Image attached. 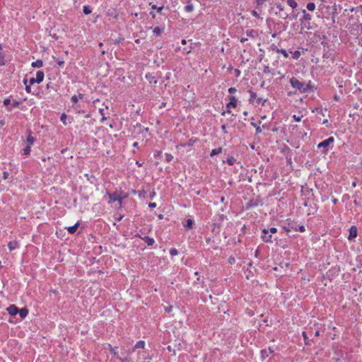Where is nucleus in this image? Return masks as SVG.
I'll list each match as a JSON object with an SVG mask.
<instances>
[{
    "instance_id": "1",
    "label": "nucleus",
    "mask_w": 362,
    "mask_h": 362,
    "mask_svg": "<svg viewBox=\"0 0 362 362\" xmlns=\"http://www.w3.org/2000/svg\"><path fill=\"white\" fill-rule=\"evenodd\" d=\"M334 142V138L332 137V136H330L329 137L328 139L322 141V142L319 143L317 144V148H322L323 150H322V153H327L328 151H329V148L328 147L330 146V145H332Z\"/></svg>"
},
{
    "instance_id": "2",
    "label": "nucleus",
    "mask_w": 362,
    "mask_h": 362,
    "mask_svg": "<svg viewBox=\"0 0 362 362\" xmlns=\"http://www.w3.org/2000/svg\"><path fill=\"white\" fill-rule=\"evenodd\" d=\"M249 93H250L249 102L251 104H253L256 106L259 105L260 104H262V105L264 104V101H263L262 98L257 97V95L255 92H254L252 90H249Z\"/></svg>"
},
{
    "instance_id": "3",
    "label": "nucleus",
    "mask_w": 362,
    "mask_h": 362,
    "mask_svg": "<svg viewBox=\"0 0 362 362\" xmlns=\"http://www.w3.org/2000/svg\"><path fill=\"white\" fill-rule=\"evenodd\" d=\"M261 238L262 240L265 243H273L274 240H276V238H273V235L271 233H269V230H267L266 228H264L262 230V235Z\"/></svg>"
},
{
    "instance_id": "4",
    "label": "nucleus",
    "mask_w": 362,
    "mask_h": 362,
    "mask_svg": "<svg viewBox=\"0 0 362 362\" xmlns=\"http://www.w3.org/2000/svg\"><path fill=\"white\" fill-rule=\"evenodd\" d=\"M107 195L110 202H118L120 206L122 205V199L126 197V196H121V194L117 192L107 193Z\"/></svg>"
},
{
    "instance_id": "5",
    "label": "nucleus",
    "mask_w": 362,
    "mask_h": 362,
    "mask_svg": "<svg viewBox=\"0 0 362 362\" xmlns=\"http://www.w3.org/2000/svg\"><path fill=\"white\" fill-rule=\"evenodd\" d=\"M286 226H284V229L287 232L289 233L292 230L297 231V223L290 218H288L286 220Z\"/></svg>"
},
{
    "instance_id": "6",
    "label": "nucleus",
    "mask_w": 362,
    "mask_h": 362,
    "mask_svg": "<svg viewBox=\"0 0 362 362\" xmlns=\"http://www.w3.org/2000/svg\"><path fill=\"white\" fill-rule=\"evenodd\" d=\"M229 100H230L229 103L226 105V108H227L226 112L228 113H230L231 112L230 109L236 107L237 104H238V100L235 96H233V95L229 96Z\"/></svg>"
},
{
    "instance_id": "7",
    "label": "nucleus",
    "mask_w": 362,
    "mask_h": 362,
    "mask_svg": "<svg viewBox=\"0 0 362 362\" xmlns=\"http://www.w3.org/2000/svg\"><path fill=\"white\" fill-rule=\"evenodd\" d=\"M290 83H291V86L294 88H296L298 90H301L303 88V83H301L299 80H298L295 77H292L290 79Z\"/></svg>"
},
{
    "instance_id": "8",
    "label": "nucleus",
    "mask_w": 362,
    "mask_h": 362,
    "mask_svg": "<svg viewBox=\"0 0 362 362\" xmlns=\"http://www.w3.org/2000/svg\"><path fill=\"white\" fill-rule=\"evenodd\" d=\"M276 8L279 9L278 11L276 12V14L282 19H286L288 18V14L284 11V7L281 4H278L276 6Z\"/></svg>"
},
{
    "instance_id": "9",
    "label": "nucleus",
    "mask_w": 362,
    "mask_h": 362,
    "mask_svg": "<svg viewBox=\"0 0 362 362\" xmlns=\"http://www.w3.org/2000/svg\"><path fill=\"white\" fill-rule=\"evenodd\" d=\"M71 101L73 103L72 107L76 111V112L81 113V111L78 110L80 107V105L78 103V100L77 99L76 95H74L71 96Z\"/></svg>"
},
{
    "instance_id": "10",
    "label": "nucleus",
    "mask_w": 362,
    "mask_h": 362,
    "mask_svg": "<svg viewBox=\"0 0 362 362\" xmlns=\"http://www.w3.org/2000/svg\"><path fill=\"white\" fill-rule=\"evenodd\" d=\"M27 132L28 136L25 143L28 146H32L35 141V138L33 136L32 132L30 130H28Z\"/></svg>"
},
{
    "instance_id": "11",
    "label": "nucleus",
    "mask_w": 362,
    "mask_h": 362,
    "mask_svg": "<svg viewBox=\"0 0 362 362\" xmlns=\"http://www.w3.org/2000/svg\"><path fill=\"white\" fill-rule=\"evenodd\" d=\"M6 310L11 316H14L18 313V308L16 305H11Z\"/></svg>"
},
{
    "instance_id": "12",
    "label": "nucleus",
    "mask_w": 362,
    "mask_h": 362,
    "mask_svg": "<svg viewBox=\"0 0 362 362\" xmlns=\"http://www.w3.org/2000/svg\"><path fill=\"white\" fill-rule=\"evenodd\" d=\"M18 247H19V243L17 240L10 241L8 243V247L10 252L18 248Z\"/></svg>"
},
{
    "instance_id": "13",
    "label": "nucleus",
    "mask_w": 362,
    "mask_h": 362,
    "mask_svg": "<svg viewBox=\"0 0 362 362\" xmlns=\"http://www.w3.org/2000/svg\"><path fill=\"white\" fill-rule=\"evenodd\" d=\"M107 15L117 19L119 14L115 8H111L107 11Z\"/></svg>"
},
{
    "instance_id": "14",
    "label": "nucleus",
    "mask_w": 362,
    "mask_h": 362,
    "mask_svg": "<svg viewBox=\"0 0 362 362\" xmlns=\"http://www.w3.org/2000/svg\"><path fill=\"white\" fill-rule=\"evenodd\" d=\"M44 72L42 71H37L36 73L35 81L37 83H41L44 79Z\"/></svg>"
},
{
    "instance_id": "15",
    "label": "nucleus",
    "mask_w": 362,
    "mask_h": 362,
    "mask_svg": "<svg viewBox=\"0 0 362 362\" xmlns=\"http://www.w3.org/2000/svg\"><path fill=\"white\" fill-rule=\"evenodd\" d=\"M163 30H164L163 28H160V27L157 26V27H155L154 28H153V33L154 35L158 37V36H160L163 33Z\"/></svg>"
},
{
    "instance_id": "16",
    "label": "nucleus",
    "mask_w": 362,
    "mask_h": 362,
    "mask_svg": "<svg viewBox=\"0 0 362 362\" xmlns=\"http://www.w3.org/2000/svg\"><path fill=\"white\" fill-rule=\"evenodd\" d=\"M108 346H109V351L111 353V354H112L114 356L119 358V357L118 356L117 347H116V346L112 347L110 344H108Z\"/></svg>"
},
{
    "instance_id": "17",
    "label": "nucleus",
    "mask_w": 362,
    "mask_h": 362,
    "mask_svg": "<svg viewBox=\"0 0 362 362\" xmlns=\"http://www.w3.org/2000/svg\"><path fill=\"white\" fill-rule=\"evenodd\" d=\"M20 315V317L23 319L25 318L28 314V310L26 308H23L21 310H18V313Z\"/></svg>"
},
{
    "instance_id": "18",
    "label": "nucleus",
    "mask_w": 362,
    "mask_h": 362,
    "mask_svg": "<svg viewBox=\"0 0 362 362\" xmlns=\"http://www.w3.org/2000/svg\"><path fill=\"white\" fill-rule=\"evenodd\" d=\"M357 235V228L355 226H351L349 230V237L351 238H355Z\"/></svg>"
},
{
    "instance_id": "19",
    "label": "nucleus",
    "mask_w": 362,
    "mask_h": 362,
    "mask_svg": "<svg viewBox=\"0 0 362 362\" xmlns=\"http://www.w3.org/2000/svg\"><path fill=\"white\" fill-rule=\"evenodd\" d=\"M144 347H145V341H142V340L138 341L136 343V344L133 349V351L137 349H144Z\"/></svg>"
},
{
    "instance_id": "20",
    "label": "nucleus",
    "mask_w": 362,
    "mask_h": 362,
    "mask_svg": "<svg viewBox=\"0 0 362 362\" xmlns=\"http://www.w3.org/2000/svg\"><path fill=\"white\" fill-rule=\"evenodd\" d=\"M78 226H79V223H76L75 225H74L72 226H70V227H68L67 228V231L70 234H74L76 231Z\"/></svg>"
},
{
    "instance_id": "21",
    "label": "nucleus",
    "mask_w": 362,
    "mask_h": 362,
    "mask_svg": "<svg viewBox=\"0 0 362 362\" xmlns=\"http://www.w3.org/2000/svg\"><path fill=\"white\" fill-rule=\"evenodd\" d=\"M142 240H144L148 246L153 245L155 243L154 239L149 236H145L144 238H142Z\"/></svg>"
},
{
    "instance_id": "22",
    "label": "nucleus",
    "mask_w": 362,
    "mask_h": 362,
    "mask_svg": "<svg viewBox=\"0 0 362 362\" xmlns=\"http://www.w3.org/2000/svg\"><path fill=\"white\" fill-rule=\"evenodd\" d=\"M31 66L34 68H40L43 66V62L41 59H38L32 62Z\"/></svg>"
},
{
    "instance_id": "23",
    "label": "nucleus",
    "mask_w": 362,
    "mask_h": 362,
    "mask_svg": "<svg viewBox=\"0 0 362 362\" xmlns=\"http://www.w3.org/2000/svg\"><path fill=\"white\" fill-rule=\"evenodd\" d=\"M303 20H304L305 21H307L308 23H310V21H311L312 19V17H311V15L309 14V13H307L305 10H303Z\"/></svg>"
},
{
    "instance_id": "24",
    "label": "nucleus",
    "mask_w": 362,
    "mask_h": 362,
    "mask_svg": "<svg viewBox=\"0 0 362 362\" xmlns=\"http://www.w3.org/2000/svg\"><path fill=\"white\" fill-rule=\"evenodd\" d=\"M223 148L221 147H219L218 148H214L211 151L210 156L213 157L216 155H218L222 152Z\"/></svg>"
},
{
    "instance_id": "25",
    "label": "nucleus",
    "mask_w": 362,
    "mask_h": 362,
    "mask_svg": "<svg viewBox=\"0 0 362 362\" xmlns=\"http://www.w3.org/2000/svg\"><path fill=\"white\" fill-rule=\"evenodd\" d=\"M194 10V6L192 5V3H188L185 6V11L186 12H192V11Z\"/></svg>"
},
{
    "instance_id": "26",
    "label": "nucleus",
    "mask_w": 362,
    "mask_h": 362,
    "mask_svg": "<svg viewBox=\"0 0 362 362\" xmlns=\"http://www.w3.org/2000/svg\"><path fill=\"white\" fill-rule=\"evenodd\" d=\"M287 4L292 8H296L298 6V4L296 1V0H287Z\"/></svg>"
},
{
    "instance_id": "27",
    "label": "nucleus",
    "mask_w": 362,
    "mask_h": 362,
    "mask_svg": "<svg viewBox=\"0 0 362 362\" xmlns=\"http://www.w3.org/2000/svg\"><path fill=\"white\" fill-rule=\"evenodd\" d=\"M306 8L310 11H313L315 9V4L313 2H309L307 4Z\"/></svg>"
},
{
    "instance_id": "28",
    "label": "nucleus",
    "mask_w": 362,
    "mask_h": 362,
    "mask_svg": "<svg viewBox=\"0 0 362 362\" xmlns=\"http://www.w3.org/2000/svg\"><path fill=\"white\" fill-rule=\"evenodd\" d=\"M31 151V146L26 145V146L23 148V154L25 156L30 155Z\"/></svg>"
},
{
    "instance_id": "29",
    "label": "nucleus",
    "mask_w": 362,
    "mask_h": 362,
    "mask_svg": "<svg viewBox=\"0 0 362 362\" xmlns=\"http://www.w3.org/2000/svg\"><path fill=\"white\" fill-rule=\"evenodd\" d=\"M193 226V221L192 219H187L186 221V223L185 224V228H192Z\"/></svg>"
},
{
    "instance_id": "30",
    "label": "nucleus",
    "mask_w": 362,
    "mask_h": 362,
    "mask_svg": "<svg viewBox=\"0 0 362 362\" xmlns=\"http://www.w3.org/2000/svg\"><path fill=\"white\" fill-rule=\"evenodd\" d=\"M83 11L84 14H86V15H88V14L91 13V12H92V11L90 8V7L88 6H86V5L83 6Z\"/></svg>"
},
{
    "instance_id": "31",
    "label": "nucleus",
    "mask_w": 362,
    "mask_h": 362,
    "mask_svg": "<svg viewBox=\"0 0 362 362\" xmlns=\"http://www.w3.org/2000/svg\"><path fill=\"white\" fill-rule=\"evenodd\" d=\"M276 52L278 53H281L283 54V56L285 57V58H287L288 57V54L286 52V50L284 49H279L277 48L276 49Z\"/></svg>"
},
{
    "instance_id": "32",
    "label": "nucleus",
    "mask_w": 362,
    "mask_h": 362,
    "mask_svg": "<svg viewBox=\"0 0 362 362\" xmlns=\"http://www.w3.org/2000/svg\"><path fill=\"white\" fill-rule=\"evenodd\" d=\"M235 162H236V159L233 156L228 157L227 158V163L230 165H233Z\"/></svg>"
},
{
    "instance_id": "33",
    "label": "nucleus",
    "mask_w": 362,
    "mask_h": 362,
    "mask_svg": "<svg viewBox=\"0 0 362 362\" xmlns=\"http://www.w3.org/2000/svg\"><path fill=\"white\" fill-rule=\"evenodd\" d=\"M23 83L25 85V90L27 93H30L31 92V85L27 84V80L24 79Z\"/></svg>"
},
{
    "instance_id": "34",
    "label": "nucleus",
    "mask_w": 362,
    "mask_h": 362,
    "mask_svg": "<svg viewBox=\"0 0 362 362\" xmlns=\"http://www.w3.org/2000/svg\"><path fill=\"white\" fill-rule=\"evenodd\" d=\"M300 52L298 50H296L294 52H293L292 57L294 59H298L300 57Z\"/></svg>"
},
{
    "instance_id": "35",
    "label": "nucleus",
    "mask_w": 362,
    "mask_h": 362,
    "mask_svg": "<svg viewBox=\"0 0 362 362\" xmlns=\"http://www.w3.org/2000/svg\"><path fill=\"white\" fill-rule=\"evenodd\" d=\"M66 118L67 115L65 113H62L60 117V120L64 125H66Z\"/></svg>"
},
{
    "instance_id": "36",
    "label": "nucleus",
    "mask_w": 362,
    "mask_h": 362,
    "mask_svg": "<svg viewBox=\"0 0 362 362\" xmlns=\"http://www.w3.org/2000/svg\"><path fill=\"white\" fill-rule=\"evenodd\" d=\"M302 335H303L304 341H305V344L309 345V339H308L307 333L305 332H303Z\"/></svg>"
},
{
    "instance_id": "37",
    "label": "nucleus",
    "mask_w": 362,
    "mask_h": 362,
    "mask_svg": "<svg viewBox=\"0 0 362 362\" xmlns=\"http://www.w3.org/2000/svg\"><path fill=\"white\" fill-rule=\"evenodd\" d=\"M197 141V139L192 138L191 139L189 140L188 143L186 145L189 147H192Z\"/></svg>"
},
{
    "instance_id": "38",
    "label": "nucleus",
    "mask_w": 362,
    "mask_h": 362,
    "mask_svg": "<svg viewBox=\"0 0 362 362\" xmlns=\"http://www.w3.org/2000/svg\"><path fill=\"white\" fill-rule=\"evenodd\" d=\"M247 35L248 36L254 37L257 35V31L254 30H251L247 31Z\"/></svg>"
},
{
    "instance_id": "39",
    "label": "nucleus",
    "mask_w": 362,
    "mask_h": 362,
    "mask_svg": "<svg viewBox=\"0 0 362 362\" xmlns=\"http://www.w3.org/2000/svg\"><path fill=\"white\" fill-rule=\"evenodd\" d=\"M107 108H108V107L107 105H105V107L99 108L98 111L101 116L105 115V110H107Z\"/></svg>"
},
{
    "instance_id": "40",
    "label": "nucleus",
    "mask_w": 362,
    "mask_h": 362,
    "mask_svg": "<svg viewBox=\"0 0 362 362\" xmlns=\"http://www.w3.org/2000/svg\"><path fill=\"white\" fill-rule=\"evenodd\" d=\"M150 5L151 6V8H152L153 9H156V10H157V11H158V13L161 12V11H162V10H163V6L157 7L156 5H154V4H150Z\"/></svg>"
},
{
    "instance_id": "41",
    "label": "nucleus",
    "mask_w": 362,
    "mask_h": 362,
    "mask_svg": "<svg viewBox=\"0 0 362 362\" xmlns=\"http://www.w3.org/2000/svg\"><path fill=\"white\" fill-rule=\"evenodd\" d=\"M251 124L256 129L257 133H260L262 129L259 126H258L256 123L252 122Z\"/></svg>"
},
{
    "instance_id": "42",
    "label": "nucleus",
    "mask_w": 362,
    "mask_h": 362,
    "mask_svg": "<svg viewBox=\"0 0 362 362\" xmlns=\"http://www.w3.org/2000/svg\"><path fill=\"white\" fill-rule=\"evenodd\" d=\"M121 362H133L132 358L129 356H127L124 358H119Z\"/></svg>"
},
{
    "instance_id": "43",
    "label": "nucleus",
    "mask_w": 362,
    "mask_h": 362,
    "mask_svg": "<svg viewBox=\"0 0 362 362\" xmlns=\"http://www.w3.org/2000/svg\"><path fill=\"white\" fill-rule=\"evenodd\" d=\"M177 254H178V252H177V249H175V248H171V249H170V255L171 256H173H173L177 255Z\"/></svg>"
},
{
    "instance_id": "44",
    "label": "nucleus",
    "mask_w": 362,
    "mask_h": 362,
    "mask_svg": "<svg viewBox=\"0 0 362 362\" xmlns=\"http://www.w3.org/2000/svg\"><path fill=\"white\" fill-rule=\"evenodd\" d=\"M267 230H269V233H271L272 235H273L277 232V228L275 227H272L269 229H267Z\"/></svg>"
},
{
    "instance_id": "45",
    "label": "nucleus",
    "mask_w": 362,
    "mask_h": 362,
    "mask_svg": "<svg viewBox=\"0 0 362 362\" xmlns=\"http://www.w3.org/2000/svg\"><path fill=\"white\" fill-rule=\"evenodd\" d=\"M173 159V156L170 153L165 154V160L167 162H170Z\"/></svg>"
},
{
    "instance_id": "46",
    "label": "nucleus",
    "mask_w": 362,
    "mask_h": 362,
    "mask_svg": "<svg viewBox=\"0 0 362 362\" xmlns=\"http://www.w3.org/2000/svg\"><path fill=\"white\" fill-rule=\"evenodd\" d=\"M154 157L156 158H160L162 156V151H156L153 153Z\"/></svg>"
},
{
    "instance_id": "47",
    "label": "nucleus",
    "mask_w": 362,
    "mask_h": 362,
    "mask_svg": "<svg viewBox=\"0 0 362 362\" xmlns=\"http://www.w3.org/2000/svg\"><path fill=\"white\" fill-rule=\"evenodd\" d=\"M297 231H300L301 233H303L305 231V228L303 225L300 226L298 228L297 227Z\"/></svg>"
},
{
    "instance_id": "48",
    "label": "nucleus",
    "mask_w": 362,
    "mask_h": 362,
    "mask_svg": "<svg viewBox=\"0 0 362 362\" xmlns=\"http://www.w3.org/2000/svg\"><path fill=\"white\" fill-rule=\"evenodd\" d=\"M293 118L296 122H300V121L301 120L302 116H297L296 115H293Z\"/></svg>"
},
{
    "instance_id": "49",
    "label": "nucleus",
    "mask_w": 362,
    "mask_h": 362,
    "mask_svg": "<svg viewBox=\"0 0 362 362\" xmlns=\"http://www.w3.org/2000/svg\"><path fill=\"white\" fill-rule=\"evenodd\" d=\"M251 13H252V15L253 16H255V17H256V18H259V13H257V11H255V10H252V11H251Z\"/></svg>"
},
{
    "instance_id": "50",
    "label": "nucleus",
    "mask_w": 362,
    "mask_h": 362,
    "mask_svg": "<svg viewBox=\"0 0 362 362\" xmlns=\"http://www.w3.org/2000/svg\"><path fill=\"white\" fill-rule=\"evenodd\" d=\"M10 103H11V100H10V99H9V98H5V99L4 100V105L7 106V105H8Z\"/></svg>"
},
{
    "instance_id": "51",
    "label": "nucleus",
    "mask_w": 362,
    "mask_h": 362,
    "mask_svg": "<svg viewBox=\"0 0 362 362\" xmlns=\"http://www.w3.org/2000/svg\"><path fill=\"white\" fill-rule=\"evenodd\" d=\"M236 91H237V89L234 87H231V88H228V92L230 93H235Z\"/></svg>"
},
{
    "instance_id": "52",
    "label": "nucleus",
    "mask_w": 362,
    "mask_h": 362,
    "mask_svg": "<svg viewBox=\"0 0 362 362\" xmlns=\"http://www.w3.org/2000/svg\"><path fill=\"white\" fill-rule=\"evenodd\" d=\"M35 83H36V81H35V78H30L29 79V83H28V84H30V85H31V86H32V85H33Z\"/></svg>"
},
{
    "instance_id": "53",
    "label": "nucleus",
    "mask_w": 362,
    "mask_h": 362,
    "mask_svg": "<svg viewBox=\"0 0 362 362\" xmlns=\"http://www.w3.org/2000/svg\"><path fill=\"white\" fill-rule=\"evenodd\" d=\"M148 206L150 208H151V209L156 208V203H155V202L149 203Z\"/></svg>"
},
{
    "instance_id": "54",
    "label": "nucleus",
    "mask_w": 362,
    "mask_h": 362,
    "mask_svg": "<svg viewBox=\"0 0 362 362\" xmlns=\"http://www.w3.org/2000/svg\"><path fill=\"white\" fill-rule=\"evenodd\" d=\"M20 103L18 101H13L12 103V107H16L19 105Z\"/></svg>"
},
{
    "instance_id": "55",
    "label": "nucleus",
    "mask_w": 362,
    "mask_h": 362,
    "mask_svg": "<svg viewBox=\"0 0 362 362\" xmlns=\"http://www.w3.org/2000/svg\"><path fill=\"white\" fill-rule=\"evenodd\" d=\"M165 310L168 313H170L173 310V306L166 307L165 308Z\"/></svg>"
},
{
    "instance_id": "56",
    "label": "nucleus",
    "mask_w": 362,
    "mask_h": 362,
    "mask_svg": "<svg viewBox=\"0 0 362 362\" xmlns=\"http://www.w3.org/2000/svg\"><path fill=\"white\" fill-rule=\"evenodd\" d=\"M228 262H229L230 264H233L235 262V259L234 257H230L228 259Z\"/></svg>"
},
{
    "instance_id": "57",
    "label": "nucleus",
    "mask_w": 362,
    "mask_h": 362,
    "mask_svg": "<svg viewBox=\"0 0 362 362\" xmlns=\"http://www.w3.org/2000/svg\"><path fill=\"white\" fill-rule=\"evenodd\" d=\"M76 97H77L78 100L79 99H81H81H83V98L84 95H83V94H82V93H79L78 95H76Z\"/></svg>"
},
{
    "instance_id": "58",
    "label": "nucleus",
    "mask_w": 362,
    "mask_h": 362,
    "mask_svg": "<svg viewBox=\"0 0 362 362\" xmlns=\"http://www.w3.org/2000/svg\"><path fill=\"white\" fill-rule=\"evenodd\" d=\"M221 129H222V131H223L225 134H226V133H227V131H226V124H223V125L221 126Z\"/></svg>"
},
{
    "instance_id": "59",
    "label": "nucleus",
    "mask_w": 362,
    "mask_h": 362,
    "mask_svg": "<svg viewBox=\"0 0 362 362\" xmlns=\"http://www.w3.org/2000/svg\"><path fill=\"white\" fill-rule=\"evenodd\" d=\"M57 64L59 66H63L64 64V61H58L57 62Z\"/></svg>"
},
{
    "instance_id": "60",
    "label": "nucleus",
    "mask_w": 362,
    "mask_h": 362,
    "mask_svg": "<svg viewBox=\"0 0 362 362\" xmlns=\"http://www.w3.org/2000/svg\"><path fill=\"white\" fill-rule=\"evenodd\" d=\"M185 146H186V144H178V145L176 146V148L177 149H180V148L185 147Z\"/></svg>"
},
{
    "instance_id": "61",
    "label": "nucleus",
    "mask_w": 362,
    "mask_h": 362,
    "mask_svg": "<svg viewBox=\"0 0 362 362\" xmlns=\"http://www.w3.org/2000/svg\"><path fill=\"white\" fill-rule=\"evenodd\" d=\"M106 119H107V117H105V115L102 116V118H101L100 122H101L102 123H104V122H105V121Z\"/></svg>"
},
{
    "instance_id": "62",
    "label": "nucleus",
    "mask_w": 362,
    "mask_h": 362,
    "mask_svg": "<svg viewBox=\"0 0 362 362\" xmlns=\"http://www.w3.org/2000/svg\"><path fill=\"white\" fill-rule=\"evenodd\" d=\"M247 40V37H241V39H240V42L243 43L246 42Z\"/></svg>"
},
{
    "instance_id": "63",
    "label": "nucleus",
    "mask_w": 362,
    "mask_h": 362,
    "mask_svg": "<svg viewBox=\"0 0 362 362\" xmlns=\"http://www.w3.org/2000/svg\"><path fill=\"white\" fill-rule=\"evenodd\" d=\"M4 124H5L4 120H1V121H0V126H4Z\"/></svg>"
},
{
    "instance_id": "64",
    "label": "nucleus",
    "mask_w": 362,
    "mask_h": 362,
    "mask_svg": "<svg viewBox=\"0 0 362 362\" xmlns=\"http://www.w3.org/2000/svg\"><path fill=\"white\" fill-rule=\"evenodd\" d=\"M7 175H8V173H6V172H4V179H6V178H7Z\"/></svg>"
}]
</instances>
